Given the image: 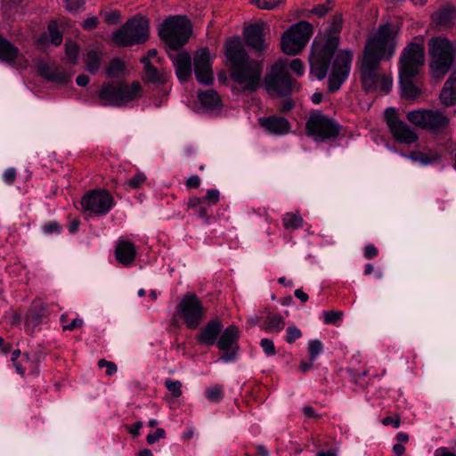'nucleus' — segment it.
I'll return each mask as SVG.
<instances>
[{
  "instance_id": "37998d69",
  "label": "nucleus",
  "mask_w": 456,
  "mask_h": 456,
  "mask_svg": "<svg viewBox=\"0 0 456 456\" xmlns=\"http://www.w3.org/2000/svg\"><path fill=\"white\" fill-rule=\"evenodd\" d=\"M65 8L69 12H78L85 7L86 0H64Z\"/></svg>"
},
{
  "instance_id": "c756f323",
  "label": "nucleus",
  "mask_w": 456,
  "mask_h": 456,
  "mask_svg": "<svg viewBox=\"0 0 456 456\" xmlns=\"http://www.w3.org/2000/svg\"><path fill=\"white\" fill-rule=\"evenodd\" d=\"M188 207L201 218L207 217L208 209L211 208L204 199L199 197L191 198Z\"/></svg>"
},
{
  "instance_id": "e433bc0d",
  "label": "nucleus",
  "mask_w": 456,
  "mask_h": 456,
  "mask_svg": "<svg viewBox=\"0 0 456 456\" xmlns=\"http://www.w3.org/2000/svg\"><path fill=\"white\" fill-rule=\"evenodd\" d=\"M205 395L211 402H218L223 398L224 392L220 386L215 385L206 389Z\"/></svg>"
},
{
  "instance_id": "cd10ccee",
  "label": "nucleus",
  "mask_w": 456,
  "mask_h": 456,
  "mask_svg": "<svg viewBox=\"0 0 456 456\" xmlns=\"http://www.w3.org/2000/svg\"><path fill=\"white\" fill-rule=\"evenodd\" d=\"M285 326L284 318L278 314H270L260 325L261 330L268 333H279Z\"/></svg>"
},
{
  "instance_id": "f03ea898",
  "label": "nucleus",
  "mask_w": 456,
  "mask_h": 456,
  "mask_svg": "<svg viewBox=\"0 0 456 456\" xmlns=\"http://www.w3.org/2000/svg\"><path fill=\"white\" fill-rule=\"evenodd\" d=\"M395 31L389 24H383L368 38L362 58L360 73L365 91L372 92L379 87V63L390 59L395 51Z\"/></svg>"
},
{
  "instance_id": "7c9ffc66",
  "label": "nucleus",
  "mask_w": 456,
  "mask_h": 456,
  "mask_svg": "<svg viewBox=\"0 0 456 456\" xmlns=\"http://www.w3.org/2000/svg\"><path fill=\"white\" fill-rule=\"evenodd\" d=\"M85 62L89 72H97L101 65V53L94 48L88 49L85 56Z\"/></svg>"
},
{
  "instance_id": "aec40b11",
  "label": "nucleus",
  "mask_w": 456,
  "mask_h": 456,
  "mask_svg": "<svg viewBox=\"0 0 456 456\" xmlns=\"http://www.w3.org/2000/svg\"><path fill=\"white\" fill-rule=\"evenodd\" d=\"M176 76L181 82H186L191 75V59L187 52H181L175 57L170 55Z\"/></svg>"
},
{
  "instance_id": "b1692460",
  "label": "nucleus",
  "mask_w": 456,
  "mask_h": 456,
  "mask_svg": "<svg viewBox=\"0 0 456 456\" xmlns=\"http://www.w3.org/2000/svg\"><path fill=\"white\" fill-rule=\"evenodd\" d=\"M19 55V48L0 34V61L12 64Z\"/></svg>"
},
{
  "instance_id": "c9c22d12",
  "label": "nucleus",
  "mask_w": 456,
  "mask_h": 456,
  "mask_svg": "<svg viewBox=\"0 0 456 456\" xmlns=\"http://www.w3.org/2000/svg\"><path fill=\"white\" fill-rule=\"evenodd\" d=\"M322 351L323 346L320 340H311L308 343V352L311 362H314L316 358L322 353Z\"/></svg>"
},
{
  "instance_id": "e2e57ef3",
  "label": "nucleus",
  "mask_w": 456,
  "mask_h": 456,
  "mask_svg": "<svg viewBox=\"0 0 456 456\" xmlns=\"http://www.w3.org/2000/svg\"><path fill=\"white\" fill-rule=\"evenodd\" d=\"M200 184V179L198 175H191L186 181V185L191 188H197Z\"/></svg>"
},
{
  "instance_id": "a211bd4d",
  "label": "nucleus",
  "mask_w": 456,
  "mask_h": 456,
  "mask_svg": "<svg viewBox=\"0 0 456 456\" xmlns=\"http://www.w3.org/2000/svg\"><path fill=\"white\" fill-rule=\"evenodd\" d=\"M260 126L268 133L274 135H283L289 132V121L282 117L270 116L258 119Z\"/></svg>"
},
{
  "instance_id": "603ef678",
  "label": "nucleus",
  "mask_w": 456,
  "mask_h": 456,
  "mask_svg": "<svg viewBox=\"0 0 456 456\" xmlns=\"http://www.w3.org/2000/svg\"><path fill=\"white\" fill-rule=\"evenodd\" d=\"M98 366L99 368H106V374L108 376H111L113 374H115L117 372V366L115 363L111 362H108L106 360H100L98 362Z\"/></svg>"
},
{
  "instance_id": "8fccbe9b",
  "label": "nucleus",
  "mask_w": 456,
  "mask_h": 456,
  "mask_svg": "<svg viewBox=\"0 0 456 456\" xmlns=\"http://www.w3.org/2000/svg\"><path fill=\"white\" fill-rule=\"evenodd\" d=\"M203 199L208 202V206L212 207L219 201L220 192L216 189L208 190Z\"/></svg>"
},
{
  "instance_id": "774afa93",
  "label": "nucleus",
  "mask_w": 456,
  "mask_h": 456,
  "mask_svg": "<svg viewBox=\"0 0 456 456\" xmlns=\"http://www.w3.org/2000/svg\"><path fill=\"white\" fill-rule=\"evenodd\" d=\"M303 412L308 418H318V414L316 413L314 409L311 406H308V405L304 406Z\"/></svg>"
},
{
  "instance_id": "052dcab7",
  "label": "nucleus",
  "mask_w": 456,
  "mask_h": 456,
  "mask_svg": "<svg viewBox=\"0 0 456 456\" xmlns=\"http://www.w3.org/2000/svg\"><path fill=\"white\" fill-rule=\"evenodd\" d=\"M98 24V19L96 17H90L85 20L83 23V27L86 29H93Z\"/></svg>"
},
{
  "instance_id": "5701e85b",
  "label": "nucleus",
  "mask_w": 456,
  "mask_h": 456,
  "mask_svg": "<svg viewBox=\"0 0 456 456\" xmlns=\"http://www.w3.org/2000/svg\"><path fill=\"white\" fill-rule=\"evenodd\" d=\"M39 71L44 77L58 84H66L70 80V76L66 71L58 68H50L45 64L39 66Z\"/></svg>"
},
{
  "instance_id": "a878e982",
  "label": "nucleus",
  "mask_w": 456,
  "mask_h": 456,
  "mask_svg": "<svg viewBox=\"0 0 456 456\" xmlns=\"http://www.w3.org/2000/svg\"><path fill=\"white\" fill-rule=\"evenodd\" d=\"M440 100L443 104L452 106L456 102V74H452L445 82L440 94Z\"/></svg>"
},
{
  "instance_id": "f704fd0d",
  "label": "nucleus",
  "mask_w": 456,
  "mask_h": 456,
  "mask_svg": "<svg viewBox=\"0 0 456 456\" xmlns=\"http://www.w3.org/2000/svg\"><path fill=\"white\" fill-rule=\"evenodd\" d=\"M125 64L119 59H113L106 69V74L110 77H118L123 74Z\"/></svg>"
},
{
  "instance_id": "393cba45",
  "label": "nucleus",
  "mask_w": 456,
  "mask_h": 456,
  "mask_svg": "<svg viewBox=\"0 0 456 456\" xmlns=\"http://www.w3.org/2000/svg\"><path fill=\"white\" fill-rule=\"evenodd\" d=\"M142 62L144 64V78L146 81L154 84L166 83L168 78V73L165 69L158 70L150 62H148L146 58H142Z\"/></svg>"
},
{
  "instance_id": "c03bdc74",
  "label": "nucleus",
  "mask_w": 456,
  "mask_h": 456,
  "mask_svg": "<svg viewBox=\"0 0 456 456\" xmlns=\"http://www.w3.org/2000/svg\"><path fill=\"white\" fill-rule=\"evenodd\" d=\"M286 341L289 344L294 343L302 337L301 330L295 325L289 326L286 330Z\"/></svg>"
},
{
  "instance_id": "79ce46f5",
  "label": "nucleus",
  "mask_w": 456,
  "mask_h": 456,
  "mask_svg": "<svg viewBox=\"0 0 456 456\" xmlns=\"http://www.w3.org/2000/svg\"><path fill=\"white\" fill-rule=\"evenodd\" d=\"M48 33L51 42L54 45H59L62 41V35L55 24H50L48 26Z\"/></svg>"
},
{
  "instance_id": "9b49d317",
  "label": "nucleus",
  "mask_w": 456,
  "mask_h": 456,
  "mask_svg": "<svg viewBox=\"0 0 456 456\" xmlns=\"http://www.w3.org/2000/svg\"><path fill=\"white\" fill-rule=\"evenodd\" d=\"M206 309L194 293H186L176 305L175 316L181 317L186 327L197 329L205 318Z\"/></svg>"
},
{
  "instance_id": "69168bd1",
  "label": "nucleus",
  "mask_w": 456,
  "mask_h": 456,
  "mask_svg": "<svg viewBox=\"0 0 456 456\" xmlns=\"http://www.w3.org/2000/svg\"><path fill=\"white\" fill-rule=\"evenodd\" d=\"M142 428V422L137 421L133 426L128 428V431L132 436H139L140 430Z\"/></svg>"
},
{
  "instance_id": "58836bf2",
  "label": "nucleus",
  "mask_w": 456,
  "mask_h": 456,
  "mask_svg": "<svg viewBox=\"0 0 456 456\" xmlns=\"http://www.w3.org/2000/svg\"><path fill=\"white\" fill-rule=\"evenodd\" d=\"M165 386L173 396L179 397L182 395V383L179 380L167 379L165 381Z\"/></svg>"
},
{
  "instance_id": "412c9836",
  "label": "nucleus",
  "mask_w": 456,
  "mask_h": 456,
  "mask_svg": "<svg viewBox=\"0 0 456 456\" xmlns=\"http://www.w3.org/2000/svg\"><path fill=\"white\" fill-rule=\"evenodd\" d=\"M223 324L219 320H212L207 323L198 335V341L205 346H212L216 343L218 335L221 333Z\"/></svg>"
},
{
  "instance_id": "4468645a",
  "label": "nucleus",
  "mask_w": 456,
  "mask_h": 456,
  "mask_svg": "<svg viewBox=\"0 0 456 456\" xmlns=\"http://www.w3.org/2000/svg\"><path fill=\"white\" fill-rule=\"evenodd\" d=\"M384 115L389 131L396 142L411 144L418 140L417 133L405 122L399 119L394 108H387Z\"/></svg>"
},
{
  "instance_id": "864d4df0",
  "label": "nucleus",
  "mask_w": 456,
  "mask_h": 456,
  "mask_svg": "<svg viewBox=\"0 0 456 456\" xmlns=\"http://www.w3.org/2000/svg\"><path fill=\"white\" fill-rule=\"evenodd\" d=\"M290 69L295 72L297 76H302L305 72V67L303 62L299 59H294L290 62Z\"/></svg>"
},
{
  "instance_id": "680f3d73",
  "label": "nucleus",
  "mask_w": 456,
  "mask_h": 456,
  "mask_svg": "<svg viewBox=\"0 0 456 456\" xmlns=\"http://www.w3.org/2000/svg\"><path fill=\"white\" fill-rule=\"evenodd\" d=\"M119 17H120V14L118 12H110L108 13L106 16H105V20L108 22V23H110V24H115V23H118V20H119Z\"/></svg>"
},
{
  "instance_id": "473e14b6",
  "label": "nucleus",
  "mask_w": 456,
  "mask_h": 456,
  "mask_svg": "<svg viewBox=\"0 0 456 456\" xmlns=\"http://www.w3.org/2000/svg\"><path fill=\"white\" fill-rule=\"evenodd\" d=\"M303 218L299 214L287 213L282 217V223L286 229H298L303 225Z\"/></svg>"
},
{
  "instance_id": "72a5a7b5",
  "label": "nucleus",
  "mask_w": 456,
  "mask_h": 456,
  "mask_svg": "<svg viewBox=\"0 0 456 456\" xmlns=\"http://www.w3.org/2000/svg\"><path fill=\"white\" fill-rule=\"evenodd\" d=\"M20 355V350L16 349L12 353L11 361L13 363V366L20 375H24L26 369L28 368L27 364L29 363V359L26 355L25 358H22L20 362H17V359Z\"/></svg>"
},
{
  "instance_id": "c85d7f7f",
  "label": "nucleus",
  "mask_w": 456,
  "mask_h": 456,
  "mask_svg": "<svg viewBox=\"0 0 456 456\" xmlns=\"http://www.w3.org/2000/svg\"><path fill=\"white\" fill-rule=\"evenodd\" d=\"M402 156L414 162H419L422 165L431 164L438 159V155L434 152L414 151L408 155L402 154Z\"/></svg>"
},
{
  "instance_id": "9d476101",
  "label": "nucleus",
  "mask_w": 456,
  "mask_h": 456,
  "mask_svg": "<svg viewBox=\"0 0 456 456\" xmlns=\"http://www.w3.org/2000/svg\"><path fill=\"white\" fill-rule=\"evenodd\" d=\"M314 33L313 26L307 21L292 25L281 37V50L288 55L298 54L306 45Z\"/></svg>"
},
{
  "instance_id": "4c0bfd02",
  "label": "nucleus",
  "mask_w": 456,
  "mask_h": 456,
  "mask_svg": "<svg viewBox=\"0 0 456 456\" xmlns=\"http://www.w3.org/2000/svg\"><path fill=\"white\" fill-rule=\"evenodd\" d=\"M61 322L62 323V328L64 330H73L77 328L82 327L84 324L83 320L79 317H76L69 322L68 316L66 314H62L61 316Z\"/></svg>"
},
{
  "instance_id": "f3484780",
  "label": "nucleus",
  "mask_w": 456,
  "mask_h": 456,
  "mask_svg": "<svg viewBox=\"0 0 456 456\" xmlns=\"http://www.w3.org/2000/svg\"><path fill=\"white\" fill-rule=\"evenodd\" d=\"M243 36L246 44L257 52H262L267 47L263 23H255L246 27Z\"/></svg>"
},
{
  "instance_id": "5fc2aeb1",
  "label": "nucleus",
  "mask_w": 456,
  "mask_h": 456,
  "mask_svg": "<svg viewBox=\"0 0 456 456\" xmlns=\"http://www.w3.org/2000/svg\"><path fill=\"white\" fill-rule=\"evenodd\" d=\"M61 231V225L57 222H52L43 226V232L45 234L59 233Z\"/></svg>"
},
{
  "instance_id": "6ab92c4d",
  "label": "nucleus",
  "mask_w": 456,
  "mask_h": 456,
  "mask_svg": "<svg viewBox=\"0 0 456 456\" xmlns=\"http://www.w3.org/2000/svg\"><path fill=\"white\" fill-rule=\"evenodd\" d=\"M115 256L123 265H130L136 256L135 245L129 240L120 238L116 243Z\"/></svg>"
},
{
  "instance_id": "7ed1b4c3",
  "label": "nucleus",
  "mask_w": 456,
  "mask_h": 456,
  "mask_svg": "<svg viewBox=\"0 0 456 456\" xmlns=\"http://www.w3.org/2000/svg\"><path fill=\"white\" fill-rule=\"evenodd\" d=\"M226 57L231 63L232 80L245 90H256L259 86L263 67L259 61L249 59L239 38L227 42Z\"/></svg>"
},
{
  "instance_id": "bb28decb",
  "label": "nucleus",
  "mask_w": 456,
  "mask_h": 456,
  "mask_svg": "<svg viewBox=\"0 0 456 456\" xmlns=\"http://www.w3.org/2000/svg\"><path fill=\"white\" fill-rule=\"evenodd\" d=\"M198 98L202 108L206 110H215L221 106L220 98L214 90L199 92Z\"/></svg>"
},
{
  "instance_id": "49530a36",
  "label": "nucleus",
  "mask_w": 456,
  "mask_h": 456,
  "mask_svg": "<svg viewBox=\"0 0 456 456\" xmlns=\"http://www.w3.org/2000/svg\"><path fill=\"white\" fill-rule=\"evenodd\" d=\"M260 346L266 355L273 356L276 354L275 346L272 339L262 338Z\"/></svg>"
},
{
  "instance_id": "4be33fe9",
  "label": "nucleus",
  "mask_w": 456,
  "mask_h": 456,
  "mask_svg": "<svg viewBox=\"0 0 456 456\" xmlns=\"http://www.w3.org/2000/svg\"><path fill=\"white\" fill-rule=\"evenodd\" d=\"M240 338V332L236 326L230 325L221 334L217 346L221 350L234 349Z\"/></svg>"
},
{
  "instance_id": "f8f14e48",
  "label": "nucleus",
  "mask_w": 456,
  "mask_h": 456,
  "mask_svg": "<svg viewBox=\"0 0 456 456\" xmlns=\"http://www.w3.org/2000/svg\"><path fill=\"white\" fill-rule=\"evenodd\" d=\"M307 134L317 142L335 138L339 134V126L332 118L320 112L311 114L306 123Z\"/></svg>"
},
{
  "instance_id": "0e129e2a",
  "label": "nucleus",
  "mask_w": 456,
  "mask_h": 456,
  "mask_svg": "<svg viewBox=\"0 0 456 456\" xmlns=\"http://www.w3.org/2000/svg\"><path fill=\"white\" fill-rule=\"evenodd\" d=\"M330 10V6L326 4L319 5L313 9L312 12L319 16L325 15Z\"/></svg>"
},
{
  "instance_id": "338daca9",
  "label": "nucleus",
  "mask_w": 456,
  "mask_h": 456,
  "mask_svg": "<svg viewBox=\"0 0 456 456\" xmlns=\"http://www.w3.org/2000/svg\"><path fill=\"white\" fill-rule=\"evenodd\" d=\"M435 456H456L455 453H453L452 452H451L448 448L446 447H440V448H437L436 451H435Z\"/></svg>"
},
{
  "instance_id": "ddd939ff",
  "label": "nucleus",
  "mask_w": 456,
  "mask_h": 456,
  "mask_svg": "<svg viewBox=\"0 0 456 456\" xmlns=\"http://www.w3.org/2000/svg\"><path fill=\"white\" fill-rule=\"evenodd\" d=\"M406 117L414 126L433 133L441 132L449 124V119L444 113L431 110H411L407 113Z\"/></svg>"
},
{
  "instance_id": "39448f33",
  "label": "nucleus",
  "mask_w": 456,
  "mask_h": 456,
  "mask_svg": "<svg viewBox=\"0 0 456 456\" xmlns=\"http://www.w3.org/2000/svg\"><path fill=\"white\" fill-rule=\"evenodd\" d=\"M142 96V88L139 82L131 84L111 81L102 86L98 97L104 106L125 107Z\"/></svg>"
},
{
  "instance_id": "ea45409f",
  "label": "nucleus",
  "mask_w": 456,
  "mask_h": 456,
  "mask_svg": "<svg viewBox=\"0 0 456 456\" xmlns=\"http://www.w3.org/2000/svg\"><path fill=\"white\" fill-rule=\"evenodd\" d=\"M146 181V175L142 173H136L133 177L126 182V184L131 189L140 188Z\"/></svg>"
},
{
  "instance_id": "09e8293b",
  "label": "nucleus",
  "mask_w": 456,
  "mask_h": 456,
  "mask_svg": "<svg viewBox=\"0 0 456 456\" xmlns=\"http://www.w3.org/2000/svg\"><path fill=\"white\" fill-rule=\"evenodd\" d=\"M253 3L260 9L273 10L276 8L281 2L275 0H254Z\"/></svg>"
},
{
  "instance_id": "bf43d9fd",
  "label": "nucleus",
  "mask_w": 456,
  "mask_h": 456,
  "mask_svg": "<svg viewBox=\"0 0 456 456\" xmlns=\"http://www.w3.org/2000/svg\"><path fill=\"white\" fill-rule=\"evenodd\" d=\"M342 28V18L340 16H337L332 20L330 30L334 33H338Z\"/></svg>"
},
{
  "instance_id": "dca6fc26",
  "label": "nucleus",
  "mask_w": 456,
  "mask_h": 456,
  "mask_svg": "<svg viewBox=\"0 0 456 456\" xmlns=\"http://www.w3.org/2000/svg\"><path fill=\"white\" fill-rule=\"evenodd\" d=\"M194 73L199 83L209 86L214 82L212 61L209 51L203 48L194 55Z\"/></svg>"
},
{
  "instance_id": "20e7f679",
  "label": "nucleus",
  "mask_w": 456,
  "mask_h": 456,
  "mask_svg": "<svg viewBox=\"0 0 456 456\" xmlns=\"http://www.w3.org/2000/svg\"><path fill=\"white\" fill-rule=\"evenodd\" d=\"M425 61L424 47L411 43L402 52L399 66V79L402 96L414 100L421 94V87L415 85L411 78L418 75Z\"/></svg>"
},
{
  "instance_id": "de8ad7c7",
  "label": "nucleus",
  "mask_w": 456,
  "mask_h": 456,
  "mask_svg": "<svg viewBox=\"0 0 456 456\" xmlns=\"http://www.w3.org/2000/svg\"><path fill=\"white\" fill-rule=\"evenodd\" d=\"M379 86L381 91L388 93L393 86L392 77L385 74L380 75L379 78Z\"/></svg>"
},
{
  "instance_id": "6e6d98bb",
  "label": "nucleus",
  "mask_w": 456,
  "mask_h": 456,
  "mask_svg": "<svg viewBox=\"0 0 456 456\" xmlns=\"http://www.w3.org/2000/svg\"><path fill=\"white\" fill-rule=\"evenodd\" d=\"M16 177V171L14 168H7L3 174V180L6 184H12Z\"/></svg>"
},
{
  "instance_id": "6e6552de",
  "label": "nucleus",
  "mask_w": 456,
  "mask_h": 456,
  "mask_svg": "<svg viewBox=\"0 0 456 456\" xmlns=\"http://www.w3.org/2000/svg\"><path fill=\"white\" fill-rule=\"evenodd\" d=\"M149 33L148 20L143 17H134L113 33L112 40L119 46H129L145 42Z\"/></svg>"
},
{
  "instance_id": "13d9d810",
  "label": "nucleus",
  "mask_w": 456,
  "mask_h": 456,
  "mask_svg": "<svg viewBox=\"0 0 456 456\" xmlns=\"http://www.w3.org/2000/svg\"><path fill=\"white\" fill-rule=\"evenodd\" d=\"M378 255V249L377 248L372 245H367L364 248V257L367 259H372Z\"/></svg>"
},
{
  "instance_id": "a19ab883",
  "label": "nucleus",
  "mask_w": 456,
  "mask_h": 456,
  "mask_svg": "<svg viewBox=\"0 0 456 456\" xmlns=\"http://www.w3.org/2000/svg\"><path fill=\"white\" fill-rule=\"evenodd\" d=\"M66 54L71 63H77L79 54V48L77 45L72 42L66 43Z\"/></svg>"
},
{
  "instance_id": "2f4dec72",
  "label": "nucleus",
  "mask_w": 456,
  "mask_h": 456,
  "mask_svg": "<svg viewBox=\"0 0 456 456\" xmlns=\"http://www.w3.org/2000/svg\"><path fill=\"white\" fill-rule=\"evenodd\" d=\"M456 20V8L445 7L436 13V21L442 26H451Z\"/></svg>"
},
{
  "instance_id": "1a4fd4ad",
  "label": "nucleus",
  "mask_w": 456,
  "mask_h": 456,
  "mask_svg": "<svg viewBox=\"0 0 456 456\" xmlns=\"http://www.w3.org/2000/svg\"><path fill=\"white\" fill-rule=\"evenodd\" d=\"M264 86L267 92L279 95H288L299 89L298 85L291 79L284 61H279L272 66L264 79Z\"/></svg>"
},
{
  "instance_id": "4d7b16f0",
  "label": "nucleus",
  "mask_w": 456,
  "mask_h": 456,
  "mask_svg": "<svg viewBox=\"0 0 456 456\" xmlns=\"http://www.w3.org/2000/svg\"><path fill=\"white\" fill-rule=\"evenodd\" d=\"M231 350L232 351L230 352H225L224 354H223L217 362H223L227 363L236 361L237 354L233 349Z\"/></svg>"
},
{
  "instance_id": "a18cd8bd",
  "label": "nucleus",
  "mask_w": 456,
  "mask_h": 456,
  "mask_svg": "<svg viewBox=\"0 0 456 456\" xmlns=\"http://www.w3.org/2000/svg\"><path fill=\"white\" fill-rule=\"evenodd\" d=\"M323 322L326 324H336L338 321L342 319L343 314L341 312H323Z\"/></svg>"
},
{
  "instance_id": "423d86ee",
  "label": "nucleus",
  "mask_w": 456,
  "mask_h": 456,
  "mask_svg": "<svg viewBox=\"0 0 456 456\" xmlns=\"http://www.w3.org/2000/svg\"><path fill=\"white\" fill-rule=\"evenodd\" d=\"M431 57L430 70L434 77L441 78L448 73L456 56L455 45L444 37H433L428 41Z\"/></svg>"
},
{
  "instance_id": "0eeeda50",
  "label": "nucleus",
  "mask_w": 456,
  "mask_h": 456,
  "mask_svg": "<svg viewBox=\"0 0 456 456\" xmlns=\"http://www.w3.org/2000/svg\"><path fill=\"white\" fill-rule=\"evenodd\" d=\"M192 26L186 16H171L159 26V37L166 44L176 50L186 44L191 35Z\"/></svg>"
},
{
  "instance_id": "3c124183",
  "label": "nucleus",
  "mask_w": 456,
  "mask_h": 456,
  "mask_svg": "<svg viewBox=\"0 0 456 456\" xmlns=\"http://www.w3.org/2000/svg\"><path fill=\"white\" fill-rule=\"evenodd\" d=\"M166 432L163 428H158L154 433L149 434L146 436V441L149 444L157 443L159 439L165 438Z\"/></svg>"
},
{
  "instance_id": "2eb2a0df",
  "label": "nucleus",
  "mask_w": 456,
  "mask_h": 456,
  "mask_svg": "<svg viewBox=\"0 0 456 456\" xmlns=\"http://www.w3.org/2000/svg\"><path fill=\"white\" fill-rule=\"evenodd\" d=\"M81 204L86 211H89L96 216H105L113 208L114 199L105 190H94L85 194Z\"/></svg>"
},
{
  "instance_id": "f257e3e1",
  "label": "nucleus",
  "mask_w": 456,
  "mask_h": 456,
  "mask_svg": "<svg viewBox=\"0 0 456 456\" xmlns=\"http://www.w3.org/2000/svg\"><path fill=\"white\" fill-rule=\"evenodd\" d=\"M338 38L330 37L324 44L314 42L309 58L311 73L319 80L330 73L328 86L331 92L338 91L347 79L353 61V53L348 49L337 51Z\"/></svg>"
}]
</instances>
